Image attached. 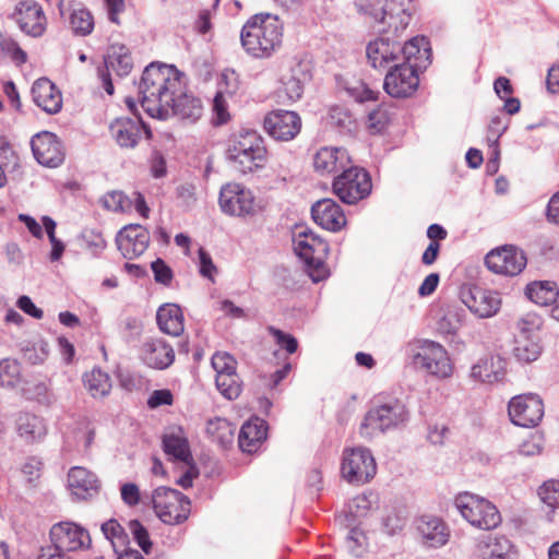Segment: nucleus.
Segmentation results:
<instances>
[{
	"label": "nucleus",
	"instance_id": "nucleus-1",
	"mask_svg": "<svg viewBox=\"0 0 559 559\" xmlns=\"http://www.w3.org/2000/svg\"><path fill=\"white\" fill-rule=\"evenodd\" d=\"M141 106L152 118L165 120L171 116L194 123L203 116L202 100L183 91L182 75L174 66L151 63L141 78Z\"/></svg>",
	"mask_w": 559,
	"mask_h": 559
},
{
	"label": "nucleus",
	"instance_id": "nucleus-2",
	"mask_svg": "<svg viewBox=\"0 0 559 559\" xmlns=\"http://www.w3.org/2000/svg\"><path fill=\"white\" fill-rule=\"evenodd\" d=\"M283 25L276 16L257 14L242 26L240 40L243 49L254 58H269L282 45Z\"/></svg>",
	"mask_w": 559,
	"mask_h": 559
},
{
	"label": "nucleus",
	"instance_id": "nucleus-3",
	"mask_svg": "<svg viewBox=\"0 0 559 559\" xmlns=\"http://www.w3.org/2000/svg\"><path fill=\"white\" fill-rule=\"evenodd\" d=\"M226 158L241 174L263 168L267 160L263 138L254 130H241L229 139Z\"/></svg>",
	"mask_w": 559,
	"mask_h": 559
},
{
	"label": "nucleus",
	"instance_id": "nucleus-4",
	"mask_svg": "<svg viewBox=\"0 0 559 559\" xmlns=\"http://www.w3.org/2000/svg\"><path fill=\"white\" fill-rule=\"evenodd\" d=\"M409 412L399 399L373 405L365 415L359 427V433L365 439H372L388 430L399 429L406 425Z\"/></svg>",
	"mask_w": 559,
	"mask_h": 559
},
{
	"label": "nucleus",
	"instance_id": "nucleus-5",
	"mask_svg": "<svg viewBox=\"0 0 559 559\" xmlns=\"http://www.w3.org/2000/svg\"><path fill=\"white\" fill-rule=\"evenodd\" d=\"M293 246L296 254L305 262L309 276L314 283L328 276L324 260L329 245L306 226H296L293 230Z\"/></svg>",
	"mask_w": 559,
	"mask_h": 559
},
{
	"label": "nucleus",
	"instance_id": "nucleus-6",
	"mask_svg": "<svg viewBox=\"0 0 559 559\" xmlns=\"http://www.w3.org/2000/svg\"><path fill=\"white\" fill-rule=\"evenodd\" d=\"M355 8L359 13L371 16L377 23L385 27L380 31L394 33L406 28L411 21L412 0H386L384 4L371 0H355Z\"/></svg>",
	"mask_w": 559,
	"mask_h": 559
},
{
	"label": "nucleus",
	"instance_id": "nucleus-7",
	"mask_svg": "<svg viewBox=\"0 0 559 559\" xmlns=\"http://www.w3.org/2000/svg\"><path fill=\"white\" fill-rule=\"evenodd\" d=\"M454 504L461 515L477 528L489 531L501 523L497 507L477 495L461 492L455 497Z\"/></svg>",
	"mask_w": 559,
	"mask_h": 559
},
{
	"label": "nucleus",
	"instance_id": "nucleus-8",
	"mask_svg": "<svg viewBox=\"0 0 559 559\" xmlns=\"http://www.w3.org/2000/svg\"><path fill=\"white\" fill-rule=\"evenodd\" d=\"M152 503L156 515L168 525L183 523L191 512L190 499L182 492L169 487H157L153 491Z\"/></svg>",
	"mask_w": 559,
	"mask_h": 559
},
{
	"label": "nucleus",
	"instance_id": "nucleus-9",
	"mask_svg": "<svg viewBox=\"0 0 559 559\" xmlns=\"http://www.w3.org/2000/svg\"><path fill=\"white\" fill-rule=\"evenodd\" d=\"M372 183L369 174L355 166L345 167L333 181V191L346 204H355L368 197Z\"/></svg>",
	"mask_w": 559,
	"mask_h": 559
},
{
	"label": "nucleus",
	"instance_id": "nucleus-10",
	"mask_svg": "<svg viewBox=\"0 0 559 559\" xmlns=\"http://www.w3.org/2000/svg\"><path fill=\"white\" fill-rule=\"evenodd\" d=\"M218 204L229 216H254L260 211L252 191L237 182H228L221 188Z\"/></svg>",
	"mask_w": 559,
	"mask_h": 559
},
{
	"label": "nucleus",
	"instance_id": "nucleus-11",
	"mask_svg": "<svg viewBox=\"0 0 559 559\" xmlns=\"http://www.w3.org/2000/svg\"><path fill=\"white\" fill-rule=\"evenodd\" d=\"M341 472L350 484H365L377 472V464L370 450L366 448L346 449L343 452Z\"/></svg>",
	"mask_w": 559,
	"mask_h": 559
},
{
	"label": "nucleus",
	"instance_id": "nucleus-12",
	"mask_svg": "<svg viewBox=\"0 0 559 559\" xmlns=\"http://www.w3.org/2000/svg\"><path fill=\"white\" fill-rule=\"evenodd\" d=\"M50 539L51 545L45 548H55L56 552L66 555L87 549L92 543L88 532L73 522L53 524L50 528Z\"/></svg>",
	"mask_w": 559,
	"mask_h": 559
},
{
	"label": "nucleus",
	"instance_id": "nucleus-13",
	"mask_svg": "<svg viewBox=\"0 0 559 559\" xmlns=\"http://www.w3.org/2000/svg\"><path fill=\"white\" fill-rule=\"evenodd\" d=\"M413 360L417 367L438 379H445L452 374L453 368L448 352L437 342L423 341Z\"/></svg>",
	"mask_w": 559,
	"mask_h": 559
},
{
	"label": "nucleus",
	"instance_id": "nucleus-14",
	"mask_svg": "<svg viewBox=\"0 0 559 559\" xmlns=\"http://www.w3.org/2000/svg\"><path fill=\"white\" fill-rule=\"evenodd\" d=\"M420 67H426V64L395 63L385 75L383 83L385 92L395 98L411 96L418 87L417 69Z\"/></svg>",
	"mask_w": 559,
	"mask_h": 559
},
{
	"label": "nucleus",
	"instance_id": "nucleus-15",
	"mask_svg": "<svg viewBox=\"0 0 559 559\" xmlns=\"http://www.w3.org/2000/svg\"><path fill=\"white\" fill-rule=\"evenodd\" d=\"M511 421L520 427H535L544 416V404L536 394H522L511 399L508 405Z\"/></svg>",
	"mask_w": 559,
	"mask_h": 559
},
{
	"label": "nucleus",
	"instance_id": "nucleus-16",
	"mask_svg": "<svg viewBox=\"0 0 559 559\" xmlns=\"http://www.w3.org/2000/svg\"><path fill=\"white\" fill-rule=\"evenodd\" d=\"M487 267L497 273L507 276L520 274L526 265L524 252L514 246H504L491 250L485 258Z\"/></svg>",
	"mask_w": 559,
	"mask_h": 559
},
{
	"label": "nucleus",
	"instance_id": "nucleus-17",
	"mask_svg": "<svg viewBox=\"0 0 559 559\" xmlns=\"http://www.w3.org/2000/svg\"><path fill=\"white\" fill-rule=\"evenodd\" d=\"M461 299L479 318L495 316L501 306L500 295L497 292L478 285L464 287L461 292Z\"/></svg>",
	"mask_w": 559,
	"mask_h": 559
},
{
	"label": "nucleus",
	"instance_id": "nucleus-18",
	"mask_svg": "<svg viewBox=\"0 0 559 559\" xmlns=\"http://www.w3.org/2000/svg\"><path fill=\"white\" fill-rule=\"evenodd\" d=\"M265 131L276 141H290L301 130V119L295 111L277 109L269 112L263 121Z\"/></svg>",
	"mask_w": 559,
	"mask_h": 559
},
{
	"label": "nucleus",
	"instance_id": "nucleus-19",
	"mask_svg": "<svg viewBox=\"0 0 559 559\" xmlns=\"http://www.w3.org/2000/svg\"><path fill=\"white\" fill-rule=\"evenodd\" d=\"M12 19L20 29L32 37H40L47 25L43 8L34 0H22L14 9Z\"/></svg>",
	"mask_w": 559,
	"mask_h": 559
},
{
	"label": "nucleus",
	"instance_id": "nucleus-20",
	"mask_svg": "<svg viewBox=\"0 0 559 559\" xmlns=\"http://www.w3.org/2000/svg\"><path fill=\"white\" fill-rule=\"evenodd\" d=\"M109 131L117 144L122 148L135 147L143 134L147 139L152 135L151 130L139 116L135 118H117L110 123Z\"/></svg>",
	"mask_w": 559,
	"mask_h": 559
},
{
	"label": "nucleus",
	"instance_id": "nucleus-21",
	"mask_svg": "<svg viewBox=\"0 0 559 559\" xmlns=\"http://www.w3.org/2000/svg\"><path fill=\"white\" fill-rule=\"evenodd\" d=\"M32 152L35 159L47 167H58L64 159L62 144L56 134L43 131L32 138Z\"/></svg>",
	"mask_w": 559,
	"mask_h": 559
},
{
	"label": "nucleus",
	"instance_id": "nucleus-22",
	"mask_svg": "<svg viewBox=\"0 0 559 559\" xmlns=\"http://www.w3.org/2000/svg\"><path fill=\"white\" fill-rule=\"evenodd\" d=\"M401 52L402 44L388 36H381L371 40L366 48L369 64L379 70L388 69L391 63L393 66L399 63Z\"/></svg>",
	"mask_w": 559,
	"mask_h": 559
},
{
	"label": "nucleus",
	"instance_id": "nucleus-23",
	"mask_svg": "<svg viewBox=\"0 0 559 559\" xmlns=\"http://www.w3.org/2000/svg\"><path fill=\"white\" fill-rule=\"evenodd\" d=\"M116 243L121 254L133 260L143 254L150 243V234L140 224L124 226L116 236Z\"/></svg>",
	"mask_w": 559,
	"mask_h": 559
},
{
	"label": "nucleus",
	"instance_id": "nucleus-24",
	"mask_svg": "<svg viewBox=\"0 0 559 559\" xmlns=\"http://www.w3.org/2000/svg\"><path fill=\"white\" fill-rule=\"evenodd\" d=\"M68 487L75 499L88 500L99 492L100 481L93 472L74 466L68 473Z\"/></svg>",
	"mask_w": 559,
	"mask_h": 559
},
{
	"label": "nucleus",
	"instance_id": "nucleus-25",
	"mask_svg": "<svg viewBox=\"0 0 559 559\" xmlns=\"http://www.w3.org/2000/svg\"><path fill=\"white\" fill-rule=\"evenodd\" d=\"M140 358L146 366L163 370L174 362L175 352L164 340L148 338L141 346Z\"/></svg>",
	"mask_w": 559,
	"mask_h": 559
},
{
	"label": "nucleus",
	"instance_id": "nucleus-26",
	"mask_svg": "<svg viewBox=\"0 0 559 559\" xmlns=\"http://www.w3.org/2000/svg\"><path fill=\"white\" fill-rule=\"evenodd\" d=\"M313 221L322 228L338 231L346 225V217L341 206L332 199H322L311 206Z\"/></svg>",
	"mask_w": 559,
	"mask_h": 559
},
{
	"label": "nucleus",
	"instance_id": "nucleus-27",
	"mask_svg": "<svg viewBox=\"0 0 559 559\" xmlns=\"http://www.w3.org/2000/svg\"><path fill=\"white\" fill-rule=\"evenodd\" d=\"M32 97L34 103L49 115H55L62 108L61 92L47 78H40L34 82Z\"/></svg>",
	"mask_w": 559,
	"mask_h": 559
},
{
	"label": "nucleus",
	"instance_id": "nucleus-28",
	"mask_svg": "<svg viewBox=\"0 0 559 559\" xmlns=\"http://www.w3.org/2000/svg\"><path fill=\"white\" fill-rule=\"evenodd\" d=\"M350 164L347 151L342 147H321L313 156V167L320 175L342 171Z\"/></svg>",
	"mask_w": 559,
	"mask_h": 559
},
{
	"label": "nucleus",
	"instance_id": "nucleus-29",
	"mask_svg": "<svg viewBox=\"0 0 559 559\" xmlns=\"http://www.w3.org/2000/svg\"><path fill=\"white\" fill-rule=\"evenodd\" d=\"M506 360L499 355H489L479 358L472 367L469 377L481 383L498 382L503 378Z\"/></svg>",
	"mask_w": 559,
	"mask_h": 559
},
{
	"label": "nucleus",
	"instance_id": "nucleus-30",
	"mask_svg": "<svg viewBox=\"0 0 559 559\" xmlns=\"http://www.w3.org/2000/svg\"><path fill=\"white\" fill-rule=\"evenodd\" d=\"M481 559H518L515 545L504 535H488L478 544Z\"/></svg>",
	"mask_w": 559,
	"mask_h": 559
},
{
	"label": "nucleus",
	"instance_id": "nucleus-31",
	"mask_svg": "<svg viewBox=\"0 0 559 559\" xmlns=\"http://www.w3.org/2000/svg\"><path fill=\"white\" fill-rule=\"evenodd\" d=\"M417 531L429 547L443 546L449 538L447 525L438 518L424 515L417 520Z\"/></svg>",
	"mask_w": 559,
	"mask_h": 559
},
{
	"label": "nucleus",
	"instance_id": "nucleus-32",
	"mask_svg": "<svg viewBox=\"0 0 559 559\" xmlns=\"http://www.w3.org/2000/svg\"><path fill=\"white\" fill-rule=\"evenodd\" d=\"M15 430L26 443L40 441L47 433L44 419L31 413H20L16 416Z\"/></svg>",
	"mask_w": 559,
	"mask_h": 559
},
{
	"label": "nucleus",
	"instance_id": "nucleus-33",
	"mask_svg": "<svg viewBox=\"0 0 559 559\" xmlns=\"http://www.w3.org/2000/svg\"><path fill=\"white\" fill-rule=\"evenodd\" d=\"M266 438L264 421L258 417L245 423L239 431V448L247 453L255 452L261 442Z\"/></svg>",
	"mask_w": 559,
	"mask_h": 559
},
{
	"label": "nucleus",
	"instance_id": "nucleus-34",
	"mask_svg": "<svg viewBox=\"0 0 559 559\" xmlns=\"http://www.w3.org/2000/svg\"><path fill=\"white\" fill-rule=\"evenodd\" d=\"M156 321L159 330L173 336L183 332V314L179 306L166 304L160 306L156 313Z\"/></svg>",
	"mask_w": 559,
	"mask_h": 559
},
{
	"label": "nucleus",
	"instance_id": "nucleus-35",
	"mask_svg": "<svg viewBox=\"0 0 559 559\" xmlns=\"http://www.w3.org/2000/svg\"><path fill=\"white\" fill-rule=\"evenodd\" d=\"M163 449L176 461L189 464L192 460L188 440L181 428H174L164 435Z\"/></svg>",
	"mask_w": 559,
	"mask_h": 559
},
{
	"label": "nucleus",
	"instance_id": "nucleus-36",
	"mask_svg": "<svg viewBox=\"0 0 559 559\" xmlns=\"http://www.w3.org/2000/svg\"><path fill=\"white\" fill-rule=\"evenodd\" d=\"M104 68L108 71L112 70L119 76L128 75L133 68L129 49L123 45H112L105 59Z\"/></svg>",
	"mask_w": 559,
	"mask_h": 559
},
{
	"label": "nucleus",
	"instance_id": "nucleus-37",
	"mask_svg": "<svg viewBox=\"0 0 559 559\" xmlns=\"http://www.w3.org/2000/svg\"><path fill=\"white\" fill-rule=\"evenodd\" d=\"M431 49L429 41L426 37H414L402 45V52L400 55V63L415 64L417 60L425 58L429 62Z\"/></svg>",
	"mask_w": 559,
	"mask_h": 559
},
{
	"label": "nucleus",
	"instance_id": "nucleus-38",
	"mask_svg": "<svg viewBox=\"0 0 559 559\" xmlns=\"http://www.w3.org/2000/svg\"><path fill=\"white\" fill-rule=\"evenodd\" d=\"M236 427L225 418L216 417L206 424V433L219 447L226 448L234 441Z\"/></svg>",
	"mask_w": 559,
	"mask_h": 559
},
{
	"label": "nucleus",
	"instance_id": "nucleus-39",
	"mask_svg": "<svg viewBox=\"0 0 559 559\" xmlns=\"http://www.w3.org/2000/svg\"><path fill=\"white\" fill-rule=\"evenodd\" d=\"M83 382L90 394L97 399L106 396L111 390V380L108 373L100 368H93L83 376Z\"/></svg>",
	"mask_w": 559,
	"mask_h": 559
},
{
	"label": "nucleus",
	"instance_id": "nucleus-40",
	"mask_svg": "<svg viewBox=\"0 0 559 559\" xmlns=\"http://www.w3.org/2000/svg\"><path fill=\"white\" fill-rule=\"evenodd\" d=\"M526 296L539 306H550L557 301L559 293L552 282H535L527 285Z\"/></svg>",
	"mask_w": 559,
	"mask_h": 559
},
{
	"label": "nucleus",
	"instance_id": "nucleus-41",
	"mask_svg": "<svg viewBox=\"0 0 559 559\" xmlns=\"http://www.w3.org/2000/svg\"><path fill=\"white\" fill-rule=\"evenodd\" d=\"M300 73L301 70L297 68L282 78V87L278 91V98H284L283 102L287 100L294 103L302 96L304 82L299 78Z\"/></svg>",
	"mask_w": 559,
	"mask_h": 559
},
{
	"label": "nucleus",
	"instance_id": "nucleus-42",
	"mask_svg": "<svg viewBox=\"0 0 559 559\" xmlns=\"http://www.w3.org/2000/svg\"><path fill=\"white\" fill-rule=\"evenodd\" d=\"M70 26L75 35L86 36L91 34L94 28V19L90 10L83 5L72 8Z\"/></svg>",
	"mask_w": 559,
	"mask_h": 559
},
{
	"label": "nucleus",
	"instance_id": "nucleus-43",
	"mask_svg": "<svg viewBox=\"0 0 559 559\" xmlns=\"http://www.w3.org/2000/svg\"><path fill=\"white\" fill-rule=\"evenodd\" d=\"M514 357L522 362H531L540 355V346L534 337H515Z\"/></svg>",
	"mask_w": 559,
	"mask_h": 559
},
{
	"label": "nucleus",
	"instance_id": "nucleus-44",
	"mask_svg": "<svg viewBox=\"0 0 559 559\" xmlns=\"http://www.w3.org/2000/svg\"><path fill=\"white\" fill-rule=\"evenodd\" d=\"M215 383L217 390L227 400L237 399L241 392L240 379L236 371L216 376Z\"/></svg>",
	"mask_w": 559,
	"mask_h": 559
},
{
	"label": "nucleus",
	"instance_id": "nucleus-45",
	"mask_svg": "<svg viewBox=\"0 0 559 559\" xmlns=\"http://www.w3.org/2000/svg\"><path fill=\"white\" fill-rule=\"evenodd\" d=\"M81 246L90 251L92 255H99L106 248L107 242L100 231L95 229L85 228L80 235Z\"/></svg>",
	"mask_w": 559,
	"mask_h": 559
},
{
	"label": "nucleus",
	"instance_id": "nucleus-46",
	"mask_svg": "<svg viewBox=\"0 0 559 559\" xmlns=\"http://www.w3.org/2000/svg\"><path fill=\"white\" fill-rule=\"evenodd\" d=\"M102 205L112 212H129L132 209V200L122 191L107 192L100 199Z\"/></svg>",
	"mask_w": 559,
	"mask_h": 559
},
{
	"label": "nucleus",
	"instance_id": "nucleus-47",
	"mask_svg": "<svg viewBox=\"0 0 559 559\" xmlns=\"http://www.w3.org/2000/svg\"><path fill=\"white\" fill-rule=\"evenodd\" d=\"M389 122V110L385 106L380 105L368 114L366 127L371 134H380L386 129Z\"/></svg>",
	"mask_w": 559,
	"mask_h": 559
},
{
	"label": "nucleus",
	"instance_id": "nucleus-48",
	"mask_svg": "<svg viewBox=\"0 0 559 559\" xmlns=\"http://www.w3.org/2000/svg\"><path fill=\"white\" fill-rule=\"evenodd\" d=\"M21 366L15 359L0 360V385L13 388L20 380Z\"/></svg>",
	"mask_w": 559,
	"mask_h": 559
},
{
	"label": "nucleus",
	"instance_id": "nucleus-49",
	"mask_svg": "<svg viewBox=\"0 0 559 559\" xmlns=\"http://www.w3.org/2000/svg\"><path fill=\"white\" fill-rule=\"evenodd\" d=\"M540 326V317L536 313L528 312L516 321L515 329L518 333L515 334V337H534Z\"/></svg>",
	"mask_w": 559,
	"mask_h": 559
},
{
	"label": "nucleus",
	"instance_id": "nucleus-50",
	"mask_svg": "<svg viewBox=\"0 0 559 559\" xmlns=\"http://www.w3.org/2000/svg\"><path fill=\"white\" fill-rule=\"evenodd\" d=\"M346 547L348 551L356 557L362 556L366 551L367 537L364 531L358 526H355L348 531L346 536Z\"/></svg>",
	"mask_w": 559,
	"mask_h": 559
},
{
	"label": "nucleus",
	"instance_id": "nucleus-51",
	"mask_svg": "<svg viewBox=\"0 0 559 559\" xmlns=\"http://www.w3.org/2000/svg\"><path fill=\"white\" fill-rule=\"evenodd\" d=\"M0 49L17 64H23L27 61L26 52L9 36L0 35Z\"/></svg>",
	"mask_w": 559,
	"mask_h": 559
},
{
	"label": "nucleus",
	"instance_id": "nucleus-52",
	"mask_svg": "<svg viewBox=\"0 0 559 559\" xmlns=\"http://www.w3.org/2000/svg\"><path fill=\"white\" fill-rule=\"evenodd\" d=\"M239 88L238 75L234 70H225L217 84L216 93L231 97Z\"/></svg>",
	"mask_w": 559,
	"mask_h": 559
},
{
	"label": "nucleus",
	"instance_id": "nucleus-53",
	"mask_svg": "<svg viewBox=\"0 0 559 559\" xmlns=\"http://www.w3.org/2000/svg\"><path fill=\"white\" fill-rule=\"evenodd\" d=\"M211 365L216 376H221L223 373L235 372L237 362L228 353L217 352L212 356Z\"/></svg>",
	"mask_w": 559,
	"mask_h": 559
},
{
	"label": "nucleus",
	"instance_id": "nucleus-54",
	"mask_svg": "<svg viewBox=\"0 0 559 559\" xmlns=\"http://www.w3.org/2000/svg\"><path fill=\"white\" fill-rule=\"evenodd\" d=\"M227 96L215 94L212 104L213 111V123L215 126H222L229 121L230 114L228 111Z\"/></svg>",
	"mask_w": 559,
	"mask_h": 559
},
{
	"label": "nucleus",
	"instance_id": "nucleus-55",
	"mask_svg": "<svg viewBox=\"0 0 559 559\" xmlns=\"http://www.w3.org/2000/svg\"><path fill=\"white\" fill-rule=\"evenodd\" d=\"M129 530L139 547L148 555L152 549V542L147 530L138 520L129 522Z\"/></svg>",
	"mask_w": 559,
	"mask_h": 559
},
{
	"label": "nucleus",
	"instance_id": "nucleus-56",
	"mask_svg": "<svg viewBox=\"0 0 559 559\" xmlns=\"http://www.w3.org/2000/svg\"><path fill=\"white\" fill-rule=\"evenodd\" d=\"M540 499L548 506L559 508V480H548L538 490Z\"/></svg>",
	"mask_w": 559,
	"mask_h": 559
},
{
	"label": "nucleus",
	"instance_id": "nucleus-57",
	"mask_svg": "<svg viewBox=\"0 0 559 559\" xmlns=\"http://www.w3.org/2000/svg\"><path fill=\"white\" fill-rule=\"evenodd\" d=\"M151 269L154 274V280L163 284L165 286H168L171 283L174 273L173 270L165 263V261L160 258L156 259L151 263Z\"/></svg>",
	"mask_w": 559,
	"mask_h": 559
},
{
	"label": "nucleus",
	"instance_id": "nucleus-58",
	"mask_svg": "<svg viewBox=\"0 0 559 559\" xmlns=\"http://www.w3.org/2000/svg\"><path fill=\"white\" fill-rule=\"evenodd\" d=\"M269 332L274 336L276 343L288 354H294L297 350L298 342L293 335L284 333L283 331L273 326L269 328Z\"/></svg>",
	"mask_w": 559,
	"mask_h": 559
},
{
	"label": "nucleus",
	"instance_id": "nucleus-59",
	"mask_svg": "<svg viewBox=\"0 0 559 559\" xmlns=\"http://www.w3.org/2000/svg\"><path fill=\"white\" fill-rule=\"evenodd\" d=\"M24 356L26 360L33 365L40 364L48 356V344L44 341H39L35 343L32 348H27Z\"/></svg>",
	"mask_w": 559,
	"mask_h": 559
},
{
	"label": "nucleus",
	"instance_id": "nucleus-60",
	"mask_svg": "<svg viewBox=\"0 0 559 559\" xmlns=\"http://www.w3.org/2000/svg\"><path fill=\"white\" fill-rule=\"evenodd\" d=\"M120 493L122 501L129 507H134L140 502V490L134 483L123 484Z\"/></svg>",
	"mask_w": 559,
	"mask_h": 559
},
{
	"label": "nucleus",
	"instance_id": "nucleus-61",
	"mask_svg": "<svg viewBox=\"0 0 559 559\" xmlns=\"http://www.w3.org/2000/svg\"><path fill=\"white\" fill-rule=\"evenodd\" d=\"M174 401L173 394L169 390H155L147 400L150 408H157L163 405H171Z\"/></svg>",
	"mask_w": 559,
	"mask_h": 559
},
{
	"label": "nucleus",
	"instance_id": "nucleus-62",
	"mask_svg": "<svg viewBox=\"0 0 559 559\" xmlns=\"http://www.w3.org/2000/svg\"><path fill=\"white\" fill-rule=\"evenodd\" d=\"M405 520L395 512L386 514L382 520V526L386 534L394 535L403 528Z\"/></svg>",
	"mask_w": 559,
	"mask_h": 559
},
{
	"label": "nucleus",
	"instance_id": "nucleus-63",
	"mask_svg": "<svg viewBox=\"0 0 559 559\" xmlns=\"http://www.w3.org/2000/svg\"><path fill=\"white\" fill-rule=\"evenodd\" d=\"M199 262L201 275L209 280H213L216 266L214 265L211 255L203 248L199 249Z\"/></svg>",
	"mask_w": 559,
	"mask_h": 559
},
{
	"label": "nucleus",
	"instance_id": "nucleus-64",
	"mask_svg": "<svg viewBox=\"0 0 559 559\" xmlns=\"http://www.w3.org/2000/svg\"><path fill=\"white\" fill-rule=\"evenodd\" d=\"M507 124L503 123L500 117H493L488 126L487 142L497 143L499 138L506 132Z\"/></svg>",
	"mask_w": 559,
	"mask_h": 559
}]
</instances>
